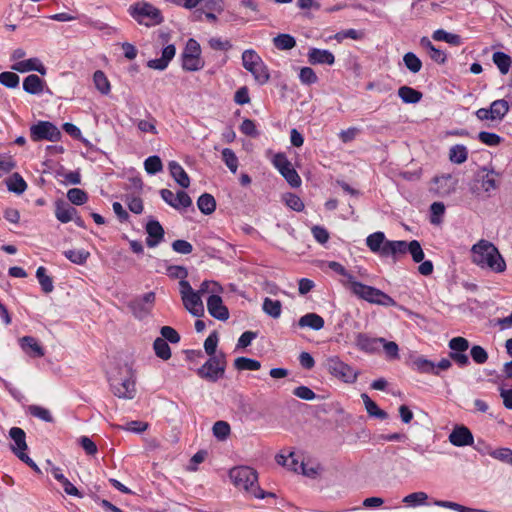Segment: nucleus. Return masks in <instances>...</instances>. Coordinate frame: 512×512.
<instances>
[{
  "label": "nucleus",
  "mask_w": 512,
  "mask_h": 512,
  "mask_svg": "<svg viewBox=\"0 0 512 512\" xmlns=\"http://www.w3.org/2000/svg\"><path fill=\"white\" fill-rule=\"evenodd\" d=\"M471 252L473 262L479 267L489 268L495 273L506 270V262L493 243L482 239L472 246Z\"/></svg>",
  "instance_id": "1"
},
{
  "label": "nucleus",
  "mask_w": 512,
  "mask_h": 512,
  "mask_svg": "<svg viewBox=\"0 0 512 512\" xmlns=\"http://www.w3.org/2000/svg\"><path fill=\"white\" fill-rule=\"evenodd\" d=\"M229 478L236 488L244 490L255 498L263 499L268 496H274L271 492L263 491L258 485V474L256 470L249 466L233 467L229 471Z\"/></svg>",
  "instance_id": "2"
},
{
  "label": "nucleus",
  "mask_w": 512,
  "mask_h": 512,
  "mask_svg": "<svg viewBox=\"0 0 512 512\" xmlns=\"http://www.w3.org/2000/svg\"><path fill=\"white\" fill-rule=\"evenodd\" d=\"M350 292L359 299L367 301L371 304L381 305L385 307L396 306V301L378 288L363 284L359 281H353L349 288Z\"/></svg>",
  "instance_id": "3"
},
{
  "label": "nucleus",
  "mask_w": 512,
  "mask_h": 512,
  "mask_svg": "<svg viewBox=\"0 0 512 512\" xmlns=\"http://www.w3.org/2000/svg\"><path fill=\"white\" fill-rule=\"evenodd\" d=\"M242 65L259 85L270 80L269 69L255 50L247 49L242 53Z\"/></svg>",
  "instance_id": "4"
},
{
  "label": "nucleus",
  "mask_w": 512,
  "mask_h": 512,
  "mask_svg": "<svg viewBox=\"0 0 512 512\" xmlns=\"http://www.w3.org/2000/svg\"><path fill=\"white\" fill-rule=\"evenodd\" d=\"M129 13L139 24L147 27L163 22L161 11L148 2H137L130 6Z\"/></svg>",
  "instance_id": "5"
},
{
  "label": "nucleus",
  "mask_w": 512,
  "mask_h": 512,
  "mask_svg": "<svg viewBox=\"0 0 512 512\" xmlns=\"http://www.w3.org/2000/svg\"><path fill=\"white\" fill-rule=\"evenodd\" d=\"M226 369V355L219 352L217 356H210L209 359L197 369V375L209 382L215 383L224 376Z\"/></svg>",
  "instance_id": "6"
},
{
  "label": "nucleus",
  "mask_w": 512,
  "mask_h": 512,
  "mask_svg": "<svg viewBox=\"0 0 512 512\" xmlns=\"http://www.w3.org/2000/svg\"><path fill=\"white\" fill-rule=\"evenodd\" d=\"M30 138L34 142L42 140L57 142L61 140L62 133L54 123L40 120L30 127Z\"/></svg>",
  "instance_id": "7"
},
{
  "label": "nucleus",
  "mask_w": 512,
  "mask_h": 512,
  "mask_svg": "<svg viewBox=\"0 0 512 512\" xmlns=\"http://www.w3.org/2000/svg\"><path fill=\"white\" fill-rule=\"evenodd\" d=\"M110 388L112 393L123 399H133L136 394L135 380L130 370H127V375L123 377H110Z\"/></svg>",
  "instance_id": "8"
},
{
  "label": "nucleus",
  "mask_w": 512,
  "mask_h": 512,
  "mask_svg": "<svg viewBox=\"0 0 512 512\" xmlns=\"http://www.w3.org/2000/svg\"><path fill=\"white\" fill-rule=\"evenodd\" d=\"M510 109L509 103L505 99H498L490 104L489 108H480L476 110L475 116L480 121L490 120L500 123L508 114Z\"/></svg>",
  "instance_id": "9"
},
{
  "label": "nucleus",
  "mask_w": 512,
  "mask_h": 512,
  "mask_svg": "<svg viewBox=\"0 0 512 512\" xmlns=\"http://www.w3.org/2000/svg\"><path fill=\"white\" fill-rule=\"evenodd\" d=\"M326 367L331 375L345 383H354L357 380L358 372L336 356L327 359Z\"/></svg>",
  "instance_id": "10"
},
{
  "label": "nucleus",
  "mask_w": 512,
  "mask_h": 512,
  "mask_svg": "<svg viewBox=\"0 0 512 512\" xmlns=\"http://www.w3.org/2000/svg\"><path fill=\"white\" fill-rule=\"evenodd\" d=\"M273 164L292 187L301 185L300 176L284 153H277L273 158Z\"/></svg>",
  "instance_id": "11"
},
{
  "label": "nucleus",
  "mask_w": 512,
  "mask_h": 512,
  "mask_svg": "<svg viewBox=\"0 0 512 512\" xmlns=\"http://www.w3.org/2000/svg\"><path fill=\"white\" fill-rule=\"evenodd\" d=\"M155 301V293L148 292L144 295L131 300L128 304L133 315L138 319H144L148 316Z\"/></svg>",
  "instance_id": "12"
},
{
  "label": "nucleus",
  "mask_w": 512,
  "mask_h": 512,
  "mask_svg": "<svg viewBox=\"0 0 512 512\" xmlns=\"http://www.w3.org/2000/svg\"><path fill=\"white\" fill-rule=\"evenodd\" d=\"M381 342H384V338L372 337L367 333L359 332L355 335L354 345L362 352L375 354L380 352Z\"/></svg>",
  "instance_id": "13"
},
{
  "label": "nucleus",
  "mask_w": 512,
  "mask_h": 512,
  "mask_svg": "<svg viewBox=\"0 0 512 512\" xmlns=\"http://www.w3.org/2000/svg\"><path fill=\"white\" fill-rule=\"evenodd\" d=\"M147 233L146 245L150 248L158 246L164 239L165 231L158 220L150 219L145 226Z\"/></svg>",
  "instance_id": "14"
},
{
  "label": "nucleus",
  "mask_w": 512,
  "mask_h": 512,
  "mask_svg": "<svg viewBox=\"0 0 512 512\" xmlns=\"http://www.w3.org/2000/svg\"><path fill=\"white\" fill-rule=\"evenodd\" d=\"M207 309L209 314L217 320L226 321L229 318L228 308L219 295L212 294L208 297Z\"/></svg>",
  "instance_id": "15"
},
{
  "label": "nucleus",
  "mask_w": 512,
  "mask_h": 512,
  "mask_svg": "<svg viewBox=\"0 0 512 512\" xmlns=\"http://www.w3.org/2000/svg\"><path fill=\"white\" fill-rule=\"evenodd\" d=\"M449 441L456 447L469 446L474 443L472 432L463 425L456 426L449 435Z\"/></svg>",
  "instance_id": "16"
},
{
  "label": "nucleus",
  "mask_w": 512,
  "mask_h": 512,
  "mask_svg": "<svg viewBox=\"0 0 512 512\" xmlns=\"http://www.w3.org/2000/svg\"><path fill=\"white\" fill-rule=\"evenodd\" d=\"M23 90L31 95H39L44 91L51 94L46 82L36 74H30L24 78Z\"/></svg>",
  "instance_id": "17"
},
{
  "label": "nucleus",
  "mask_w": 512,
  "mask_h": 512,
  "mask_svg": "<svg viewBox=\"0 0 512 512\" xmlns=\"http://www.w3.org/2000/svg\"><path fill=\"white\" fill-rule=\"evenodd\" d=\"M12 70L25 73L29 71H36L41 75L47 73V68L40 62L38 58H30L27 60L19 61L12 65Z\"/></svg>",
  "instance_id": "18"
},
{
  "label": "nucleus",
  "mask_w": 512,
  "mask_h": 512,
  "mask_svg": "<svg viewBox=\"0 0 512 512\" xmlns=\"http://www.w3.org/2000/svg\"><path fill=\"white\" fill-rule=\"evenodd\" d=\"M406 241L388 240L380 257H391L396 262L401 256L405 255Z\"/></svg>",
  "instance_id": "19"
},
{
  "label": "nucleus",
  "mask_w": 512,
  "mask_h": 512,
  "mask_svg": "<svg viewBox=\"0 0 512 512\" xmlns=\"http://www.w3.org/2000/svg\"><path fill=\"white\" fill-rule=\"evenodd\" d=\"M19 341L22 350L30 357L36 358L44 356V348L33 336H24Z\"/></svg>",
  "instance_id": "20"
},
{
  "label": "nucleus",
  "mask_w": 512,
  "mask_h": 512,
  "mask_svg": "<svg viewBox=\"0 0 512 512\" xmlns=\"http://www.w3.org/2000/svg\"><path fill=\"white\" fill-rule=\"evenodd\" d=\"M499 176L494 170L482 168L477 174V182L481 183V187L485 192H491L498 188L497 177Z\"/></svg>",
  "instance_id": "21"
},
{
  "label": "nucleus",
  "mask_w": 512,
  "mask_h": 512,
  "mask_svg": "<svg viewBox=\"0 0 512 512\" xmlns=\"http://www.w3.org/2000/svg\"><path fill=\"white\" fill-rule=\"evenodd\" d=\"M308 61L312 65L326 64L333 65L335 57L332 52L325 49L311 48L308 52Z\"/></svg>",
  "instance_id": "22"
},
{
  "label": "nucleus",
  "mask_w": 512,
  "mask_h": 512,
  "mask_svg": "<svg viewBox=\"0 0 512 512\" xmlns=\"http://www.w3.org/2000/svg\"><path fill=\"white\" fill-rule=\"evenodd\" d=\"M77 210L63 200L55 202V216L61 223H68L74 219Z\"/></svg>",
  "instance_id": "23"
},
{
  "label": "nucleus",
  "mask_w": 512,
  "mask_h": 512,
  "mask_svg": "<svg viewBox=\"0 0 512 512\" xmlns=\"http://www.w3.org/2000/svg\"><path fill=\"white\" fill-rule=\"evenodd\" d=\"M185 308L196 317H200L204 313L202 300L197 292L190 293L182 298Z\"/></svg>",
  "instance_id": "24"
},
{
  "label": "nucleus",
  "mask_w": 512,
  "mask_h": 512,
  "mask_svg": "<svg viewBox=\"0 0 512 512\" xmlns=\"http://www.w3.org/2000/svg\"><path fill=\"white\" fill-rule=\"evenodd\" d=\"M387 241L388 239H386L385 234L381 231H377L366 238V245L371 252L381 256Z\"/></svg>",
  "instance_id": "25"
},
{
  "label": "nucleus",
  "mask_w": 512,
  "mask_h": 512,
  "mask_svg": "<svg viewBox=\"0 0 512 512\" xmlns=\"http://www.w3.org/2000/svg\"><path fill=\"white\" fill-rule=\"evenodd\" d=\"M411 367L419 373L439 375L438 370H436L435 363L424 356H417L413 358L411 361Z\"/></svg>",
  "instance_id": "26"
},
{
  "label": "nucleus",
  "mask_w": 512,
  "mask_h": 512,
  "mask_svg": "<svg viewBox=\"0 0 512 512\" xmlns=\"http://www.w3.org/2000/svg\"><path fill=\"white\" fill-rule=\"evenodd\" d=\"M433 182L438 185L437 192L441 196L449 195L455 190L457 181L453 180L451 174L435 176Z\"/></svg>",
  "instance_id": "27"
},
{
  "label": "nucleus",
  "mask_w": 512,
  "mask_h": 512,
  "mask_svg": "<svg viewBox=\"0 0 512 512\" xmlns=\"http://www.w3.org/2000/svg\"><path fill=\"white\" fill-rule=\"evenodd\" d=\"M168 168L171 176L183 188H188L190 185V178L188 174L185 172L183 167L176 161H170L168 164Z\"/></svg>",
  "instance_id": "28"
},
{
  "label": "nucleus",
  "mask_w": 512,
  "mask_h": 512,
  "mask_svg": "<svg viewBox=\"0 0 512 512\" xmlns=\"http://www.w3.org/2000/svg\"><path fill=\"white\" fill-rule=\"evenodd\" d=\"M297 324L300 328L309 327L312 330L319 331L324 327L325 321L320 315L311 312L300 317Z\"/></svg>",
  "instance_id": "29"
},
{
  "label": "nucleus",
  "mask_w": 512,
  "mask_h": 512,
  "mask_svg": "<svg viewBox=\"0 0 512 512\" xmlns=\"http://www.w3.org/2000/svg\"><path fill=\"white\" fill-rule=\"evenodd\" d=\"M361 398L370 417H374L380 420H386L388 418V413L380 409L376 402L373 401L366 393H362Z\"/></svg>",
  "instance_id": "30"
},
{
  "label": "nucleus",
  "mask_w": 512,
  "mask_h": 512,
  "mask_svg": "<svg viewBox=\"0 0 512 512\" xmlns=\"http://www.w3.org/2000/svg\"><path fill=\"white\" fill-rule=\"evenodd\" d=\"M492 61L497 66L499 72L502 75H506L512 66V58L508 54L501 51L493 53Z\"/></svg>",
  "instance_id": "31"
},
{
  "label": "nucleus",
  "mask_w": 512,
  "mask_h": 512,
  "mask_svg": "<svg viewBox=\"0 0 512 512\" xmlns=\"http://www.w3.org/2000/svg\"><path fill=\"white\" fill-rule=\"evenodd\" d=\"M398 96L401 98V100L404 103H407V104H416L423 97V95L420 91H418L412 87H409V86H401L398 89Z\"/></svg>",
  "instance_id": "32"
},
{
  "label": "nucleus",
  "mask_w": 512,
  "mask_h": 512,
  "mask_svg": "<svg viewBox=\"0 0 512 512\" xmlns=\"http://www.w3.org/2000/svg\"><path fill=\"white\" fill-rule=\"evenodd\" d=\"M182 68L185 71H199L204 67V61L201 56L181 54Z\"/></svg>",
  "instance_id": "33"
},
{
  "label": "nucleus",
  "mask_w": 512,
  "mask_h": 512,
  "mask_svg": "<svg viewBox=\"0 0 512 512\" xmlns=\"http://www.w3.org/2000/svg\"><path fill=\"white\" fill-rule=\"evenodd\" d=\"M9 436L14 441L15 446H12V451L24 452L28 447L26 443V434L23 429L19 427H12L9 431Z\"/></svg>",
  "instance_id": "34"
},
{
  "label": "nucleus",
  "mask_w": 512,
  "mask_h": 512,
  "mask_svg": "<svg viewBox=\"0 0 512 512\" xmlns=\"http://www.w3.org/2000/svg\"><path fill=\"white\" fill-rule=\"evenodd\" d=\"M197 206L204 215H210L216 209V200L213 195L204 193L198 198Z\"/></svg>",
  "instance_id": "35"
},
{
  "label": "nucleus",
  "mask_w": 512,
  "mask_h": 512,
  "mask_svg": "<svg viewBox=\"0 0 512 512\" xmlns=\"http://www.w3.org/2000/svg\"><path fill=\"white\" fill-rule=\"evenodd\" d=\"M327 266L333 272L346 278V281H342L344 286L350 288L352 286V282L356 281L355 277L341 263L336 261H329L327 262Z\"/></svg>",
  "instance_id": "36"
},
{
  "label": "nucleus",
  "mask_w": 512,
  "mask_h": 512,
  "mask_svg": "<svg viewBox=\"0 0 512 512\" xmlns=\"http://www.w3.org/2000/svg\"><path fill=\"white\" fill-rule=\"evenodd\" d=\"M7 188L9 191L14 192L16 194H22L26 188L27 184L25 180L22 178V176L19 173L12 174L7 180H6Z\"/></svg>",
  "instance_id": "37"
},
{
  "label": "nucleus",
  "mask_w": 512,
  "mask_h": 512,
  "mask_svg": "<svg viewBox=\"0 0 512 512\" xmlns=\"http://www.w3.org/2000/svg\"><path fill=\"white\" fill-rule=\"evenodd\" d=\"M234 367L239 371H256L261 368V363L256 359L240 356L234 360Z\"/></svg>",
  "instance_id": "38"
},
{
  "label": "nucleus",
  "mask_w": 512,
  "mask_h": 512,
  "mask_svg": "<svg viewBox=\"0 0 512 512\" xmlns=\"http://www.w3.org/2000/svg\"><path fill=\"white\" fill-rule=\"evenodd\" d=\"M262 309L267 315L277 319L281 315L282 304L279 300H273L269 297H266L263 301Z\"/></svg>",
  "instance_id": "39"
},
{
  "label": "nucleus",
  "mask_w": 512,
  "mask_h": 512,
  "mask_svg": "<svg viewBox=\"0 0 512 512\" xmlns=\"http://www.w3.org/2000/svg\"><path fill=\"white\" fill-rule=\"evenodd\" d=\"M273 44L279 50H291L296 46V40L290 34L281 33L273 38Z\"/></svg>",
  "instance_id": "40"
},
{
  "label": "nucleus",
  "mask_w": 512,
  "mask_h": 512,
  "mask_svg": "<svg viewBox=\"0 0 512 512\" xmlns=\"http://www.w3.org/2000/svg\"><path fill=\"white\" fill-rule=\"evenodd\" d=\"M432 38L435 41H445L453 46H459L462 43V39L458 34L448 33L443 29H438L433 32Z\"/></svg>",
  "instance_id": "41"
},
{
  "label": "nucleus",
  "mask_w": 512,
  "mask_h": 512,
  "mask_svg": "<svg viewBox=\"0 0 512 512\" xmlns=\"http://www.w3.org/2000/svg\"><path fill=\"white\" fill-rule=\"evenodd\" d=\"M468 158V150L464 145L457 144L449 150V160L455 164H462Z\"/></svg>",
  "instance_id": "42"
},
{
  "label": "nucleus",
  "mask_w": 512,
  "mask_h": 512,
  "mask_svg": "<svg viewBox=\"0 0 512 512\" xmlns=\"http://www.w3.org/2000/svg\"><path fill=\"white\" fill-rule=\"evenodd\" d=\"M93 81L96 89L103 95H108L111 90L110 82L105 73L101 70L95 71Z\"/></svg>",
  "instance_id": "43"
},
{
  "label": "nucleus",
  "mask_w": 512,
  "mask_h": 512,
  "mask_svg": "<svg viewBox=\"0 0 512 512\" xmlns=\"http://www.w3.org/2000/svg\"><path fill=\"white\" fill-rule=\"evenodd\" d=\"M36 277L39 281L41 289L44 293H51L54 289L53 279L46 274V269L43 266H40L36 270Z\"/></svg>",
  "instance_id": "44"
},
{
  "label": "nucleus",
  "mask_w": 512,
  "mask_h": 512,
  "mask_svg": "<svg viewBox=\"0 0 512 512\" xmlns=\"http://www.w3.org/2000/svg\"><path fill=\"white\" fill-rule=\"evenodd\" d=\"M410 253L415 263H420L424 259V252L418 240L406 241L405 254Z\"/></svg>",
  "instance_id": "45"
},
{
  "label": "nucleus",
  "mask_w": 512,
  "mask_h": 512,
  "mask_svg": "<svg viewBox=\"0 0 512 512\" xmlns=\"http://www.w3.org/2000/svg\"><path fill=\"white\" fill-rule=\"evenodd\" d=\"M153 349L157 357L162 360L171 358V349L168 343L163 338H156L153 342Z\"/></svg>",
  "instance_id": "46"
},
{
  "label": "nucleus",
  "mask_w": 512,
  "mask_h": 512,
  "mask_svg": "<svg viewBox=\"0 0 512 512\" xmlns=\"http://www.w3.org/2000/svg\"><path fill=\"white\" fill-rule=\"evenodd\" d=\"M403 62L406 68L412 73H418L422 68V61L413 52H407L403 56Z\"/></svg>",
  "instance_id": "47"
},
{
  "label": "nucleus",
  "mask_w": 512,
  "mask_h": 512,
  "mask_svg": "<svg viewBox=\"0 0 512 512\" xmlns=\"http://www.w3.org/2000/svg\"><path fill=\"white\" fill-rule=\"evenodd\" d=\"M28 412L33 417L39 418L44 422L52 423L54 421V418L51 414V412L42 406L39 405H30L28 407Z\"/></svg>",
  "instance_id": "48"
},
{
  "label": "nucleus",
  "mask_w": 512,
  "mask_h": 512,
  "mask_svg": "<svg viewBox=\"0 0 512 512\" xmlns=\"http://www.w3.org/2000/svg\"><path fill=\"white\" fill-rule=\"evenodd\" d=\"M64 256L74 264L83 265L90 256V253L84 249L67 250L64 252Z\"/></svg>",
  "instance_id": "49"
},
{
  "label": "nucleus",
  "mask_w": 512,
  "mask_h": 512,
  "mask_svg": "<svg viewBox=\"0 0 512 512\" xmlns=\"http://www.w3.org/2000/svg\"><path fill=\"white\" fill-rule=\"evenodd\" d=\"M144 168L148 174L154 175L162 171L163 164L159 156L153 155L144 161Z\"/></svg>",
  "instance_id": "50"
},
{
  "label": "nucleus",
  "mask_w": 512,
  "mask_h": 512,
  "mask_svg": "<svg viewBox=\"0 0 512 512\" xmlns=\"http://www.w3.org/2000/svg\"><path fill=\"white\" fill-rule=\"evenodd\" d=\"M222 160L232 173H236L238 169V158L234 151L230 148H224L221 152Z\"/></svg>",
  "instance_id": "51"
},
{
  "label": "nucleus",
  "mask_w": 512,
  "mask_h": 512,
  "mask_svg": "<svg viewBox=\"0 0 512 512\" xmlns=\"http://www.w3.org/2000/svg\"><path fill=\"white\" fill-rule=\"evenodd\" d=\"M19 82L20 77L14 72L5 71L0 73V84L7 88H17L19 86Z\"/></svg>",
  "instance_id": "52"
},
{
  "label": "nucleus",
  "mask_w": 512,
  "mask_h": 512,
  "mask_svg": "<svg viewBox=\"0 0 512 512\" xmlns=\"http://www.w3.org/2000/svg\"><path fill=\"white\" fill-rule=\"evenodd\" d=\"M68 200L74 205H83L87 199V193L79 188H71L67 192Z\"/></svg>",
  "instance_id": "53"
},
{
  "label": "nucleus",
  "mask_w": 512,
  "mask_h": 512,
  "mask_svg": "<svg viewBox=\"0 0 512 512\" xmlns=\"http://www.w3.org/2000/svg\"><path fill=\"white\" fill-rule=\"evenodd\" d=\"M478 139L481 143L491 147L498 146L503 140L498 134L487 131L479 132Z\"/></svg>",
  "instance_id": "54"
},
{
  "label": "nucleus",
  "mask_w": 512,
  "mask_h": 512,
  "mask_svg": "<svg viewBox=\"0 0 512 512\" xmlns=\"http://www.w3.org/2000/svg\"><path fill=\"white\" fill-rule=\"evenodd\" d=\"M213 435L218 440H225L229 434H230V425L225 421H217L214 423L213 428Z\"/></svg>",
  "instance_id": "55"
},
{
  "label": "nucleus",
  "mask_w": 512,
  "mask_h": 512,
  "mask_svg": "<svg viewBox=\"0 0 512 512\" xmlns=\"http://www.w3.org/2000/svg\"><path fill=\"white\" fill-rule=\"evenodd\" d=\"M448 347L451 352H466L469 348V341L464 337L457 336L448 342Z\"/></svg>",
  "instance_id": "56"
},
{
  "label": "nucleus",
  "mask_w": 512,
  "mask_h": 512,
  "mask_svg": "<svg viewBox=\"0 0 512 512\" xmlns=\"http://www.w3.org/2000/svg\"><path fill=\"white\" fill-rule=\"evenodd\" d=\"M285 204L296 212H300L304 209V203L302 199L294 193H287L284 195Z\"/></svg>",
  "instance_id": "57"
},
{
  "label": "nucleus",
  "mask_w": 512,
  "mask_h": 512,
  "mask_svg": "<svg viewBox=\"0 0 512 512\" xmlns=\"http://www.w3.org/2000/svg\"><path fill=\"white\" fill-rule=\"evenodd\" d=\"M299 79L304 85H312L318 82L316 73L310 67H303L300 69Z\"/></svg>",
  "instance_id": "58"
},
{
  "label": "nucleus",
  "mask_w": 512,
  "mask_h": 512,
  "mask_svg": "<svg viewBox=\"0 0 512 512\" xmlns=\"http://www.w3.org/2000/svg\"><path fill=\"white\" fill-rule=\"evenodd\" d=\"M472 360L477 364H484L488 360L487 351L480 345H473L470 349Z\"/></svg>",
  "instance_id": "59"
},
{
  "label": "nucleus",
  "mask_w": 512,
  "mask_h": 512,
  "mask_svg": "<svg viewBox=\"0 0 512 512\" xmlns=\"http://www.w3.org/2000/svg\"><path fill=\"white\" fill-rule=\"evenodd\" d=\"M125 202L132 213L141 214L143 212V201L140 197L126 195Z\"/></svg>",
  "instance_id": "60"
},
{
  "label": "nucleus",
  "mask_w": 512,
  "mask_h": 512,
  "mask_svg": "<svg viewBox=\"0 0 512 512\" xmlns=\"http://www.w3.org/2000/svg\"><path fill=\"white\" fill-rule=\"evenodd\" d=\"M381 347L383 348L386 356L391 359H399V347L398 344L394 341H387L384 338V342H381Z\"/></svg>",
  "instance_id": "61"
},
{
  "label": "nucleus",
  "mask_w": 512,
  "mask_h": 512,
  "mask_svg": "<svg viewBox=\"0 0 512 512\" xmlns=\"http://www.w3.org/2000/svg\"><path fill=\"white\" fill-rule=\"evenodd\" d=\"M160 334V338H163L167 343L170 342L172 344H176L180 341L179 333L170 326H163L160 329Z\"/></svg>",
  "instance_id": "62"
},
{
  "label": "nucleus",
  "mask_w": 512,
  "mask_h": 512,
  "mask_svg": "<svg viewBox=\"0 0 512 512\" xmlns=\"http://www.w3.org/2000/svg\"><path fill=\"white\" fill-rule=\"evenodd\" d=\"M217 344H218V335H217V332L214 331L204 341L205 352L209 356H217L218 355V354H216Z\"/></svg>",
  "instance_id": "63"
},
{
  "label": "nucleus",
  "mask_w": 512,
  "mask_h": 512,
  "mask_svg": "<svg viewBox=\"0 0 512 512\" xmlns=\"http://www.w3.org/2000/svg\"><path fill=\"white\" fill-rule=\"evenodd\" d=\"M490 455L504 463L512 466V450L509 448H499L490 453Z\"/></svg>",
  "instance_id": "64"
}]
</instances>
